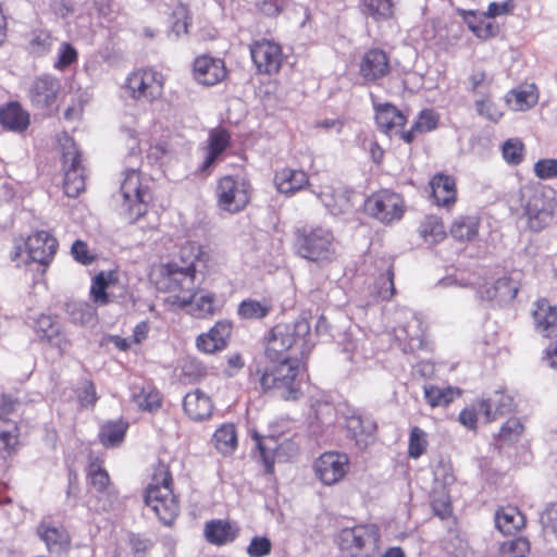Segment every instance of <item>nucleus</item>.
Here are the masks:
<instances>
[{"instance_id": "nucleus-17", "label": "nucleus", "mask_w": 557, "mask_h": 557, "mask_svg": "<svg viewBox=\"0 0 557 557\" xmlns=\"http://www.w3.org/2000/svg\"><path fill=\"white\" fill-rule=\"evenodd\" d=\"M315 478L325 486L341 482L349 471V458L345 453L330 450L321 454L312 465Z\"/></svg>"}, {"instance_id": "nucleus-4", "label": "nucleus", "mask_w": 557, "mask_h": 557, "mask_svg": "<svg viewBox=\"0 0 557 557\" xmlns=\"http://www.w3.org/2000/svg\"><path fill=\"white\" fill-rule=\"evenodd\" d=\"M304 372L300 358L290 355L258 370L259 384L264 392L276 389L284 399L295 400L302 394Z\"/></svg>"}, {"instance_id": "nucleus-39", "label": "nucleus", "mask_w": 557, "mask_h": 557, "mask_svg": "<svg viewBox=\"0 0 557 557\" xmlns=\"http://www.w3.org/2000/svg\"><path fill=\"white\" fill-rule=\"evenodd\" d=\"M345 426L350 436L359 446H366L370 437L375 432V423L370 418H362L358 414H351L346 418Z\"/></svg>"}, {"instance_id": "nucleus-32", "label": "nucleus", "mask_w": 557, "mask_h": 557, "mask_svg": "<svg viewBox=\"0 0 557 557\" xmlns=\"http://www.w3.org/2000/svg\"><path fill=\"white\" fill-rule=\"evenodd\" d=\"M432 197L440 207L451 208L457 200L456 182L451 176L436 174L430 182Z\"/></svg>"}, {"instance_id": "nucleus-5", "label": "nucleus", "mask_w": 557, "mask_h": 557, "mask_svg": "<svg viewBox=\"0 0 557 557\" xmlns=\"http://www.w3.org/2000/svg\"><path fill=\"white\" fill-rule=\"evenodd\" d=\"M519 201L531 231L540 232L552 223L557 207L554 190L537 184H527L519 190Z\"/></svg>"}, {"instance_id": "nucleus-10", "label": "nucleus", "mask_w": 557, "mask_h": 557, "mask_svg": "<svg viewBox=\"0 0 557 557\" xmlns=\"http://www.w3.org/2000/svg\"><path fill=\"white\" fill-rule=\"evenodd\" d=\"M122 214L134 223L148 211L149 191L143 183V177L137 169H126L121 182Z\"/></svg>"}, {"instance_id": "nucleus-62", "label": "nucleus", "mask_w": 557, "mask_h": 557, "mask_svg": "<svg viewBox=\"0 0 557 557\" xmlns=\"http://www.w3.org/2000/svg\"><path fill=\"white\" fill-rule=\"evenodd\" d=\"M92 18L95 26H104L110 23L115 14L114 5L110 1H97L92 7Z\"/></svg>"}, {"instance_id": "nucleus-35", "label": "nucleus", "mask_w": 557, "mask_h": 557, "mask_svg": "<svg viewBox=\"0 0 557 557\" xmlns=\"http://www.w3.org/2000/svg\"><path fill=\"white\" fill-rule=\"evenodd\" d=\"M34 330L41 338L60 350L67 347V339L61 333L60 325L53 317L40 314L34 322Z\"/></svg>"}, {"instance_id": "nucleus-14", "label": "nucleus", "mask_w": 557, "mask_h": 557, "mask_svg": "<svg viewBox=\"0 0 557 557\" xmlns=\"http://www.w3.org/2000/svg\"><path fill=\"white\" fill-rule=\"evenodd\" d=\"M123 87L133 100L152 103L163 94L164 77L154 69L139 67L127 75Z\"/></svg>"}, {"instance_id": "nucleus-27", "label": "nucleus", "mask_w": 557, "mask_h": 557, "mask_svg": "<svg viewBox=\"0 0 557 557\" xmlns=\"http://www.w3.org/2000/svg\"><path fill=\"white\" fill-rule=\"evenodd\" d=\"M479 410L486 422L507 414L513 409V398L506 392L496 391L488 398L478 401Z\"/></svg>"}, {"instance_id": "nucleus-33", "label": "nucleus", "mask_w": 557, "mask_h": 557, "mask_svg": "<svg viewBox=\"0 0 557 557\" xmlns=\"http://www.w3.org/2000/svg\"><path fill=\"white\" fill-rule=\"evenodd\" d=\"M119 284V275L115 271H101L91 282L90 297L96 305L104 306L112 301L110 289Z\"/></svg>"}, {"instance_id": "nucleus-18", "label": "nucleus", "mask_w": 557, "mask_h": 557, "mask_svg": "<svg viewBox=\"0 0 557 557\" xmlns=\"http://www.w3.org/2000/svg\"><path fill=\"white\" fill-rule=\"evenodd\" d=\"M250 55L258 73L275 74L282 66V48L273 40L261 39L255 41L250 46Z\"/></svg>"}, {"instance_id": "nucleus-45", "label": "nucleus", "mask_w": 557, "mask_h": 557, "mask_svg": "<svg viewBox=\"0 0 557 557\" xmlns=\"http://www.w3.org/2000/svg\"><path fill=\"white\" fill-rule=\"evenodd\" d=\"M128 424L124 421H109L102 424L99 432L101 444L108 448L119 446L125 437Z\"/></svg>"}, {"instance_id": "nucleus-49", "label": "nucleus", "mask_w": 557, "mask_h": 557, "mask_svg": "<svg viewBox=\"0 0 557 557\" xmlns=\"http://www.w3.org/2000/svg\"><path fill=\"white\" fill-rule=\"evenodd\" d=\"M429 434L419 426H412L408 435V457L417 460L424 454L429 448Z\"/></svg>"}, {"instance_id": "nucleus-11", "label": "nucleus", "mask_w": 557, "mask_h": 557, "mask_svg": "<svg viewBox=\"0 0 557 557\" xmlns=\"http://www.w3.org/2000/svg\"><path fill=\"white\" fill-rule=\"evenodd\" d=\"M379 528L375 524H358L344 528L337 535L339 549L350 557H372L379 550Z\"/></svg>"}, {"instance_id": "nucleus-28", "label": "nucleus", "mask_w": 557, "mask_h": 557, "mask_svg": "<svg viewBox=\"0 0 557 557\" xmlns=\"http://www.w3.org/2000/svg\"><path fill=\"white\" fill-rule=\"evenodd\" d=\"M309 184L307 173L299 169L284 168L276 171L274 185L278 193L293 196Z\"/></svg>"}, {"instance_id": "nucleus-53", "label": "nucleus", "mask_w": 557, "mask_h": 557, "mask_svg": "<svg viewBox=\"0 0 557 557\" xmlns=\"http://www.w3.org/2000/svg\"><path fill=\"white\" fill-rule=\"evenodd\" d=\"M117 502L116 493L111 488L98 490L87 502L89 510L96 512H106L114 508Z\"/></svg>"}, {"instance_id": "nucleus-40", "label": "nucleus", "mask_w": 557, "mask_h": 557, "mask_svg": "<svg viewBox=\"0 0 557 557\" xmlns=\"http://www.w3.org/2000/svg\"><path fill=\"white\" fill-rule=\"evenodd\" d=\"M424 399L432 408L447 407L461 394L458 387L437 386L434 384H425L423 386Z\"/></svg>"}, {"instance_id": "nucleus-46", "label": "nucleus", "mask_w": 557, "mask_h": 557, "mask_svg": "<svg viewBox=\"0 0 557 557\" xmlns=\"http://www.w3.org/2000/svg\"><path fill=\"white\" fill-rule=\"evenodd\" d=\"M419 234L428 245L441 243L446 237L445 226L435 215L424 218L419 226Z\"/></svg>"}, {"instance_id": "nucleus-6", "label": "nucleus", "mask_w": 557, "mask_h": 557, "mask_svg": "<svg viewBox=\"0 0 557 557\" xmlns=\"http://www.w3.org/2000/svg\"><path fill=\"white\" fill-rule=\"evenodd\" d=\"M295 249L298 256L321 267L337 258V242L333 232L320 225L298 228Z\"/></svg>"}, {"instance_id": "nucleus-20", "label": "nucleus", "mask_w": 557, "mask_h": 557, "mask_svg": "<svg viewBox=\"0 0 557 557\" xmlns=\"http://www.w3.org/2000/svg\"><path fill=\"white\" fill-rule=\"evenodd\" d=\"M232 334V323L219 320L207 332L196 337L197 349L206 355H213L226 348Z\"/></svg>"}, {"instance_id": "nucleus-24", "label": "nucleus", "mask_w": 557, "mask_h": 557, "mask_svg": "<svg viewBox=\"0 0 557 557\" xmlns=\"http://www.w3.org/2000/svg\"><path fill=\"white\" fill-rule=\"evenodd\" d=\"M389 72L387 54L381 49H370L361 58L359 74L367 83L375 82Z\"/></svg>"}, {"instance_id": "nucleus-15", "label": "nucleus", "mask_w": 557, "mask_h": 557, "mask_svg": "<svg viewBox=\"0 0 557 557\" xmlns=\"http://www.w3.org/2000/svg\"><path fill=\"white\" fill-rule=\"evenodd\" d=\"M366 210L380 222L389 224L403 218L405 203L399 194L383 189L367 199Z\"/></svg>"}, {"instance_id": "nucleus-26", "label": "nucleus", "mask_w": 557, "mask_h": 557, "mask_svg": "<svg viewBox=\"0 0 557 557\" xmlns=\"http://www.w3.org/2000/svg\"><path fill=\"white\" fill-rule=\"evenodd\" d=\"M533 310L534 326L539 334L544 337L557 335V307L547 299H539Z\"/></svg>"}, {"instance_id": "nucleus-55", "label": "nucleus", "mask_w": 557, "mask_h": 557, "mask_svg": "<svg viewBox=\"0 0 557 557\" xmlns=\"http://www.w3.org/2000/svg\"><path fill=\"white\" fill-rule=\"evenodd\" d=\"M438 115L433 110H423L419 114L412 126L411 132L401 133L405 141L410 143L413 138V132L424 133L431 132L437 127Z\"/></svg>"}, {"instance_id": "nucleus-48", "label": "nucleus", "mask_w": 557, "mask_h": 557, "mask_svg": "<svg viewBox=\"0 0 557 557\" xmlns=\"http://www.w3.org/2000/svg\"><path fill=\"white\" fill-rule=\"evenodd\" d=\"M67 312L74 323L92 326L97 323V309L86 301H75L67 305Z\"/></svg>"}, {"instance_id": "nucleus-13", "label": "nucleus", "mask_w": 557, "mask_h": 557, "mask_svg": "<svg viewBox=\"0 0 557 557\" xmlns=\"http://www.w3.org/2000/svg\"><path fill=\"white\" fill-rule=\"evenodd\" d=\"M250 182L239 175L222 176L216 184V206L220 210L234 214L243 211L250 201Z\"/></svg>"}, {"instance_id": "nucleus-52", "label": "nucleus", "mask_w": 557, "mask_h": 557, "mask_svg": "<svg viewBox=\"0 0 557 557\" xmlns=\"http://www.w3.org/2000/svg\"><path fill=\"white\" fill-rule=\"evenodd\" d=\"M502 157L511 166L519 165L525 158V146L518 137L505 140L502 145Z\"/></svg>"}, {"instance_id": "nucleus-42", "label": "nucleus", "mask_w": 557, "mask_h": 557, "mask_svg": "<svg viewBox=\"0 0 557 557\" xmlns=\"http://www.w3.org/2000/svg\"><path fill=\"white\" fill-rule=\"evenodd\" d=\"M479 225L476 215H459L451 223L450 234L457 240L470 242L478 236Z\"/></svg>"}, {"instance_id": "nucleus-59", "label": "nucleus", "mask_w": 557, "mask_h": 557, "mask_svg": "<svg viewBox=\"0 0 557 557\" xmlns=\"http://www.w3.org/2000/svg\"><path fill=\"white\" fill-rule=\"evenodd\" d=\"M530 549L529 541L524 537H516L504 542L499 547V557H525Z\"/></svg>"}, {"instance_id": "nucleus-57", "label": "nucleus", "mask_w": 557, "mask_h": 557, "mask_svg": "<svg viewBox=\"0 0 557 557\" xmlns=\"http://www.w3.org/2000/svg\"><path fill=\"white\" fill-rule=\"evenodd\" d=\"M524 431V426L518 418L508 419L500 428L498 440L503 444L517 442Z\"/></svg>"}, {"instance_id": "nucleus-56", "label": "nucleus", "mask_w": 557, "mask_h": 557, "mask_svg": "<svg viewBox=\"0 0 557 557\" xmlns=\"http://www.w3.org/2000/svg\"><path fill=\"white\" fill-rule=\"evenodd\" d=\"M18 443V429L14 421L0 419V451L10 454Z\"/></svg>"}, {"instance_id": "nucleus-54", "label": "nucleus", "mask_w": 557, "mask_h": 557, "mask_svg": "<svg viewBox=\"0 0 557 557\" xmlns=\"http://www.w3.org/2000/svg\"><path fill=\"white\" fill-rule=\"evenodd\" d=\"M53 46V38L47 30H34L27 42V51L36 57L47 54Z\"/></svg>"}, {"instance_id": "nucleus-29", "label": "nucleus", "mask_w": 557, "mask_h": 557, "mask_svg": "<svg viewBox=\"0 0 557 557\" xmlns=\"http://www.w3.org/2000/svg\"><path fill=\"white\" fill-rule=\"evenodd\" d=\"M239 528L235 522L215 519L206 523L203 534L213 545L222 546L232 543L238 535Z\"/></svg>"}, {"instance_id": "nucleus-61", "label": "nucleus", "mask_w": 557, "mask_h": 557, "mask_svg": "<svg viewBox=\"0 0 557 557\" xmlns=\"http://www.w3.org/2000/svg\"><path fill=\"white\" fill-rule=\"evenodd\" d=\"M376 294L383 300H389L395 294L394 272L388 265L375 283Z\"/></svg>"}, {"instance_id": "nucleus-3", "label": "nucleus", "mask_w": 557, "mask_h": 557, "mask_svg": "<svg viewBox=\"0 0 557 557\" xmlns=\"http://www.w3.org/2000/svg\"><path fill=\"white\" fill-rule=\"evenodd\" d=\"M312 347L310 323L301 318L294 323L276 324L271 330L267 338L265 355L270 362L280 361L290 355L301 360Z\"/></svg>"}, {"instance_id": "nucleus-41", "label": "nucleus", "mask_w": 557, "mask_h": 557, "mask_svg": "<svg viewBox=\"0 0 557 557\" xmlns=\"http://www.w3.org/2000/svg\"><path fill=\"white\" fill-rule=\"evenodd\" d=\"M228 145L230 134L225 129H213L209 135L207 153L200 170L207 172Z\"/></svg>"}, {"instance_id": "nucleus-43", "label": "nucleus", "mask_w": 557, "mask_h": 557, "mask_svg": "<svg viewBox=\"0 0 557 557\" xmlns=\"http://www.w3.org/2000/svg\"><path fill=\"white\" fill-rule=\"evenodd\" d=\"M237 433L235 425L224 423L219 426L212 436V444L222 455H231L237 448Z\"/></svg>"}, {"instance_id": "nucleus-47", "label": "nucleus", "mask_w": 557, "mask_h": 557, "mask_svg": "<svg viewBox=\"0 0 557 557\" xmlns=\"http://www.w3.org/2000/svg\"><path fill=\"white\" fill-rule=\"evenodd\" d=\"M252 438L260 451L268 472H272L275 458L280 456V447L273 436H261L258 432L252 431Z\"/></svg>"}, {"instance_id": "nucleus-7", "label": "nucleus", "mask_w": 557, "mask_h": 557, "mask_svg": "<svg viewBox=\"0 0 557 557\" xmlns=\"http://www.w3.org/2000/svg\"><path fill=\"white\" fill-rule=\"evenodd\" d=\"M202 253L200 245L194 242H186L180 247L178 258L181 263L173 260H161L151 264L148 277L156 287H164L182 281L183 275H190L196 280V262Z\"/></svg>"}, {"instance_id": "nucleus-22", "label": "nucleus", "mask_w": 557, "mask_h": 557, "mask_svg": "<svg viewBox=\"0 0 557 557\" xmlns=\"http://www.w3.org/2000/svg\"><path fill=\"white\" fill-rule=\"evenodd\" d=\"M312 193L333 215L346 213L351 209V193L342 186L325 184L320 190L313 189Z\"/></svg>"}, {"instance_id": "nucleus-60", "label": "nucleus", "mask_w": 557, "mask_h": 557, "mask_svg": "<svg viewBox=\"0 0 557 557\" xmlns=\"http://www.w3.org/2000/svg\"><path fill=\"white\" fill-rule=\"evenodd\" d=\"M78 59L77 50L70 42H62L57 52V60L53 67L58 71H64Z\"/></svg>"}, {"instance_id": "nucleus-58", "label": "nucleus", "mask_w": 557, "mask_h": 557, "mask_svg": "<svg viewBox=\"0 0 557 557\" xmlns=\"http://www.w3.org/2000/svg\"><path fill=\"white\" fill-rule=\"evenodd\" d=\"M534 176L540 181L557 180V158H541L532 168Z\"/></svg>"}, {"instance_id": "nucleus-38", "label": "nucleus", "mask_w": 557, "mask_h": 557, "mask_svg": "<svg viewBox=\"0 0 557 557\" xmlns=\"http://www.w3.org/2000/svg\"><path fill=\"white\" fill-rule=\"evenodd\" d=\"M524 524V516L516 507H504L495 513V525L504 535H515Z\"/></svg>"}, {"instance_id": "nucleus-16", "label": "nucleus", "mask_w": 557, "mask_h": 557, "mask_svg": "<svg viewBox=\"0 0 557 557\" xmlns=\"http://www.w3.org/2000/svg\"><path fill=\"white\" fill-rule=\"evenodd\" d=\"M516 273H503L500 276H492L478 287L480 299L493 305H506L511 302L519 290V281L513 275Z\"/></svg>"}, {"instance_id": "nucleus-31", "label": "nucleus", "mask_w": 557, "mask_h": 557, "mask_svg": "<svg viewBox=\"0 0 557 557\" xmlns=\"http://www.w3.org/2000/svg\"><path fill=\"white\" fill-rule=\"evenodd\" d=\"M539 101V90L534 84H521L505 95V102L512 111L523 112Z\"/></svg>"}, {"instance_id": "nucleus-64", "label": "nucleus", "mask_w": 557, "mask_h": 557, "mask_svg": "<svg viewBox=\"0 0 557 557\" xmlns=\"http://www.w3.org/2000/svg\"><path fill=\"white\" fill-rule=\"evenodd\" d=\"M88 478H89L91 486L96 491L109 488V483H110L109 474L101 467V465L91 462L89 465V469H88Z\"/></svg>"}, {"instance_id": "nucleus-30", "label": "nucleus", "mask_w": 557, "mask_h": 557, "mask_svg": "<svg viewBox=\"0 0 557 557\" xmlns=\"http://www.w3.org/2000/svg\"><path fill=\"white\" fill-rule=\"evenodd\" d=\"M183 407L190 419L202 421L211 417L213 403L208 394L196 388L185 395Z\"/></svg>"}, {"instance_id": "nucleus-51", "label": "nucleus", "mask_w": 557, "mask_h": 557, "mask_svg": "<svg viewBox=\"0 0 557 557\" xmlns=\"http://www.w3.org/2000/svg\"><path fill=\"white\" fill-rule=\"evenodd\" d=\"M475 112L479 116L497 123L504 115L500 107L492 99L490 94H482L474 100Z\"/></svg>"}, {"instance_id": "nucleus-34", "label": "nucleus", "mask_w": 557, "mask_h": 557, "mask_svg": "<svg viewBox=\"0 0 557 557\" xmlns=\"http://www.w3.org/2000/svg\"><path fill=\"white\" fill-rule=\"evenodd\" d=\"M361 14L375 24L388 22L395 16L394 0H360Z\"/></svg>"}, {"instance_id": "nucleus-50", "label": "nucleus", "mask_w": 557, "mask_h": 557, "mask_svg": "<svg viewBox=\"0 0 557 557\" xmlns=\"http://www.w3.org/2000/svg\"><path fill=\"white\" fill-rule=\"evenodd\" d=\"M132 400L139 409L147 411H152L161 405L159 392L151 386L135 388L132 394Z\"/></svg>"}, {"instance_id": "nucleus-8", "label": "nucleus", "mask_w": 557, "mask_h": 557, "mask_svg": "<svg viewBox=\"0 0 557 557\" xmlns=\"http://www.w3.org/2000/svg\"><path fill=\"white\" fill-rule=\"evenodd\" d=\"M171 483L172 476L170 472L166 468L162 467L154 474L145 495L146 505L165 525H171L180 511Z\"/></svg>"}, {"instance_id": "nucleus-44", "label": "nucleus", "mask_w": 557, "mask_h": 557, "mask_svg": "<svg viewBox=\"0 0 557 557\" xmlns=\"http://www.w3.org/2000/svg\"><path fill=\"white\" fill-rule=\"evenodd\" d=\"M272 310L271 300L263 299H253L247 298L244 299L237 308V314L240 319L245 320H258L267 317Z\"/></svg>"}, {"instance_id": "nucleus-36", "label": "nucleus", "mask_w": 557, "mask_h": 557, "mask_svg": "<svg viewBox=\"0 0 557 557\" xmlns=\"http://www.w3.org/2000/svg\"><path fill=\"white\" fill-rule=\"evenodd\" d=\"M375 121L385 133H399L406 123V116L396 107L384 103L375 106Z\"/></svg>"}, {"instance_id": "nucleus-12", "label": "nucleus", "mask_w": 557, "mask_h": 557, "mask_svg": "<svg viewBox=\"0 0 557 557\" xmlns=\"http://www.w3.org/2000/svg\"><path fill=\"white\" fill-rule=\"evenodd\" d=\"M58 150L61 153L64 171V193L69 197H76L85 189V170L81 162V154L73 138L65 133L58 136Z\"/></svg>"}, {"instance_id": "nucleus-37", "label": "nucleus", "mask_w": 557, "mask_h": 557, "mask_svg": "<svg viewBox=\"0 0 557 557\" xmlns=\"http://www.w3.org/2000/svg\"><path fill=\"white\" fill-rule=\"evenodd\" d=\"M0 124L13 132H23L29 125V114L20 103L11 102L0 108Z\"/></svg>"}, {"instance_id": "nucleus-1", "label": "nucleus", "mask_w": 557, "mask_h": 557, "mask_svg": "<svg viewBox=\"0 0 557 557\" xmlns=\"http://www.w3.org/2000/svg\"><path fill=\"white\" fill-rule=\"evenodd\" d=\"M176 284L157 288L166 294L163 304L169 311L185 310L187 314L196 319H210L221 311L222 305L214 293L206 289H197L190 275L181 276Z\"/></svg>"}, {"instance_id": "nucleus-19", "label": "nucleus", "mask_w": 557, "mask_h": 557, "mask_svg": "<svg viewBox=\"0 0 557 557\" xmlns=\"http://www.w3.org/2000/svg\"><path fill=\"white\" fill-rule=\"evenodd\" d=\"M406 322L403 326L394 329L395 337L405 344L404 349L414 350L422 346V323L420 318L409 309H401L395 313V321Z\"/></svg>"}, {"instance_id": "nucleus-23", "label": "nucleus", "mask_w": 557, "mask_h": 557, "mask_svg": "<svg viewBox=\"0 0 557 557\" xmlns=\"http://www.w3.org/2000/svg\"><path fill=\"white\" fill-rule=\"evenodd\" d=\"M194 77L202 85L213 86L226 76L224 61L210 55H200L194 62Z\"/></svg>"}, {"instance_id": "nucleus-21", "label": "nucleus", "mask_w": 557, "mask_h": 557, "mask_svg": "<svg viewBox=\"0 0 557 557\" xmlns=\"http://www.w3.org/2000/svg\"><path fill=\"white\" fill-rule=\"evenodd\" d=\"M61 90L60 81L51 75L36 77L28 89L32 104L39 109H46L55 103Z\"/></svg>"}, {"instance_id": "nucleus-9", "label": "nucleus", "mask_w": 557, "mask_h": 557, "mask_svg": "<svg viewBox=\"0 0 557 557\" xmlns=\"http://www.w3.org/2000/svg\"><path fill=\"white\" fill-rule=\"evenodd\" d=\"M58 248V240L46 231H37L25 239L15 243L13 260L16 265L37 263L48 265Z\"/></svg>"}, {"instance_id": "nucleus-2", "label": "nucleus", "mask_w": 557, "mask_h": 557, "mask_svg": "<svg viewBox=\"0 0 557 557\" xmlns=\"http://www.w3.org/2000/svg\"><path fill=\"white\" fill-rule=\"evenodd\" d=\"M128 158L139 162L145 158L151 164L163 162L170 154V145L166 132L161 125L154 124L147 131L138 121L124 116L122 126Z\"/></svg>"}, {"instance_id": "nucleus-25", "label": "nucleus", "mask_w": 557, "mask_h": 557, "mask_svg": "<svg viewBox=\"0 0 557 557\" xmlns=\"http://www.w3.org/2000/svg\"><path fill=\"white\" fill-rule=\"evenodd\" d=\"M37 535L53 554L65 552L70 547V535L62 527L49 521H41L37 527Z\"/></svg>"}, {"instance_id": "nucleus-63", "label": "nucleus", "mask_w": 557, "mask_h": 557, "mask_svg": "<svg viewBox=\"0 0 557 557\" xmlns=\"http://www.w3.org/2000/svg\"><path fill=\"white\" fill-rule=\"evenodd\" d=\"M189 24V16L187 8L184 5H178L173 11V23L171 27V36L174 38H180L182 35L187 34V28Z\"/></svg>"}]
</instances>
